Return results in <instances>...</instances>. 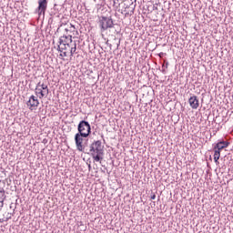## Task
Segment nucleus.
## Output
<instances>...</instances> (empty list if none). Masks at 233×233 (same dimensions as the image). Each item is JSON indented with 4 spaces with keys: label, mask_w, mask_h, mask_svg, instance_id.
Segmentation results:
<instances>
[{
    "label": "nucleus",
    "mask_w": 233,
    "mask_h": 233,
    "mask_svg": "<svg viewBox=\"0 0 233 233\" xmlns=\"http://www.w3.org/2000/svg\"><path fill=\"white\" fill-rule=\"evenodd\" d=\"M104 147L101 140H95L89 146H86L85 150L96 162L103 161Z\"/></svg>",
    "instance_id": "obj_1"
},
{
    "label": "nucleus",
    "mask_w": 233,
    "mask_h": 233,
    "mask_svg": "<svg viewBox=\"0 0 233 233\" xmlns=\"http://www.w3.org/2000/svg\"><path fill=\"white\" fill-rule=\"evenodd\" d=\"M86 137H88V136L86 134H83V133H76L75 135L76 147L79 152H85L86 147L83 146V141H85V139H86Z\"/></svg>",
    "instance_id": "obj_2"
},
{
    "label": "nucleus",
    "mask_w": 233,
    "mask_h": 233,
    "mask_svg": "<svg viewBox=\"0 0 233 233\" xmlns=\"http://www.w3.org/2000/svg\"><path fill=\"white\" fill-rule=\"evenodd\" d=\"M77 131L80 134H86L87 136H90V134H92L90 123H88L86 120L80 121L77 126Z\"/></svg>",
    "instance_id": "obj_3"
},
{
    "label": "nucleus",
    "mask_w": 233,
    "mask_h": 233,
    "mask_svg": "<svg viewBox=\"0 0 233 233\" xmlns=\"http://www.w3.org/2000/svg\"><path fill=\"white\" fill-rule=\"evenodd\" d=\"M99 23L102 30H108V28H114V20H112L111 17L103 16Z\"/></svg>",
    "instance_id": "obj_4"
},
{
    "label": "nucleus",
    "mask_w": 233,
    "mask_h": 233,
    "mask_svg": "<svg viewBox=\"0 0 233 233\" xmlns=\"http://www.w3.org/2000/svg\"><path fill=\"white\" fill-rule=\"evenodd\" d=\"M46 8H48V1L39 0L38 7L36 9V12H37L39 17H41V15H45V13L46 12Z\"/></svg>",
    "instance_id": "obj_5"
},
{
    "label": "nucleus",
    "mask_w": 233,
    "mask_h": 233,
    "mask_svg": "<svg viewBox=\"0 0 233 233\" xmlns=\"http://www.w3.org/2000/svg\"><path fill=\"white\" fill-rule=\"evenodd\" d=\"M188 103L193 110H198V108H199V99H198L197 96H191L188 99Z\"/></svg>",
    "instance_id": "obj_6"
},
{
    "label": "nucleus",
    "mask_w": 233,
    "mask_h": 233,
    "mask_svg": "<svg viewBox=\"0 0 233 233\" xmlns=\"http://www.w3.org/2000/svg\"><path fill=\"white\" fill-rule=\"evenodd\" d=\"M59 45L60 46L57 47L58 52H63L64 50H68V48H70V43L63 38H59Z\"/></svg>",
    "instance_id": "obj_7"
},
{
    "label": "nucleus",
    "mask_w": 233,
    "mask_h": 233,
    "mask_svg": "<svg viewBox=\"0 0 233 233\" xmlns=\"http://www.w3.org/2000/svg\"><path fill=\"white\" fill-rule=\"evenodd\" d=\"M230 145V142L228 141H219L216 144V146L213 147V150H218V152H221L223 148H227Z\"/></svg>",
    "instance_id": "obj_8"
},
{
    "label": "nucleus",
    "mask_w": 233,
    "mask_h": 233,
    "mask_svg": "<svg viewBox=\"0 0 233 233\" xmlns=\"http://www.w3.org/2000/svg\"><path fill=\"white\" fill-rule=\"evenodd\" d=\"M26 105L27 106H31V107L39 106V100L35 96H31Z\"/></svg>",
    "instance_id": "obj_9"
},
{
    "label": "nucleus",
    "mask_w": 233,
    "mask_h": 233,
    "mask_svg": "<svg viewBox=\"0 0 233 233\" xmlns=\"http://www.w3.org/2000/svg\"><path fill=\"white\" fill-rule=\"evenodd\" d=\"M134 10H136V5L131 4L129 6H127L126 9L124 10L125 17H128V15H133Z\"/></svg>",
    "instance_id": "obj_10"
},
{
    "label": "nucleus",
    "mask_w": 233,
    "mask_h": 233,
    "mask_svg": "<svg viewBox=\"0 0 233 233\" xmlns=\"http://www.w3.org/2000/svg\"><path fill=\"white\" fill-rule=\"evenodd\" d=\"M35 94H40V96L39 98L40 99H43V97H45V96H48V91H43V89L41 88V86H38V84L36 85V87H35Z\"/></svg>",
    "instance_id": "obj_11"
},
{
    "label": "nucleus",
    "mask_w": 233,
    "mask_h": 233,
    "mask_svg": "<svg viewBox=\"0 0 233 233\" xmlns=\"http://www.w3.org/2000/svg\"><path fill=\"white\" fill-rule=\"evenodd\" d=\"M5 199H6V195H5V189L0 190V210L5 207Z\"/></svg>",
    "instance_id": "obj_12"
},
{
    "label": "nucleus",
    "mask_w": 233,
    "mask_h": 233,
    "mask_svg": "<svg viewBox=\"0 0 233 233\" xmlns=\"http://www.w3.org/2000/svg\"><path fill=\"white\" fill-rule=\"evenodd\" d=\"M214 150H215L214 161L218 165V164H219V157H221V151H219L218 149H214Z\"/></svg>",
    "instance_id": "obj_13"
},
{
    "label": "nucleus",
    "mask_w": 233,
    "mask_h": 233,
    "mask_svg": "<svg viewBox=\"0 0 233 233\" xmlns=\"http://www.w3.org/2000/svg\"><path fill=\"white\" fill-rule=\"evenodd\" d=\"M38 86H40V88L43 90V92H48V86L45 85V84H41V82L38 83Z\"/></svg>",
    "instance_id": "obj_14"
},
{
    "label": "nucleus",
    "mask_w": 233,
    "mask_h": 233,
    "mask_svg": "<svg viewBox=\"0 0 233 233\" xmlns=\"http://www.w3.org/2000/svg\"><path fill=\"white\" fill-rule=\"evenodd\" d=\"M60 39H63L64 41H67L68 43H72V35L67 36H62Z\"/></svg>",
    "instance_id": "obj_15"
},
{
    "label": "nucleus",
    "mask_w": 233,
    "mask_h": 233,
    "mask_svg": "<svg viewBox=\"0 0 233 233\" xmlns=\"http://www.w3.org/2000/svg\"><path fill=\"white\" fill-rule=\"evenodd\" d=\"M77 50V46L76 45V43L74 44V46L71 47L70 49V56H74V54H76V51Z\"/></svg>",
    "instance_id": "obj_16"
},
{
    "label": "nucleus",
    "mask_w": 233,
    "mask_h": 233,
    "mask_svg": "<svg viewBox=\"0 0 233 233\" xmlns=\"http://www.w3.org/2000/svg\"><path fill=\"white\" fill-rule=\"evenodd\" d=\"M67 56H68V54L66 53V51L62 52V53L60 54V57H66Z\"/></svg>",
    "instance_id": "obj_17"
},
{
    "label": "nucleus",
    "mask_w": 233,
    "mask_h": 233,
    "mask_svg": "<svg viewBox=\"0 0 233 233\" xmlns=\"http://www.w3.org/2000/svg\"><path fill=\"white\" fill-rule=\"evenodd\" d=\"M151 199H156V194H153V195L151 196Z\"/></svg>",
    "instance_id": "obj_18"
},
{
    "label": "nucleus",
    "mask_w": 233,
    "mask_h": 233,
    "mask_svg": "<svg viewBox=\"0 0 233 233\" xmlns=\"http://www.w3.org/2000/svg\"><path fill=\"white\" fill-rule=\"evenodd\" d=\"M159 57H163V56H165V54L164 53H159Z\"/></svg>",
    "instance_id": "obj_19"
},
{
    "label": "nucleus",
    "mask_w": 233,
    "mask_h": 233,
    "mask_svg": "<svg viewBox=\"0 0 233 233\" xmlns=\"http://www.w3.org/2000/svg\"><path fill=\"white\" fill-rule=\"evenodd\" d=\"M12 218V217H7L6 218H5V221H8V219H11Z\"/></svg>",
    "instance_id": "obj_20"
},
{
    "label": "nucleus",
    "mask_w": 233,
    "mask_h": 233,
    "mask_svg": "<svg viewBox=\"0 0 233 233\" xmlns=\"http://www.w3.org/2000/svg\"><path fill=\"white\" fill-rule=\"evenodd\" d=\"M5 218H0V223H4Z\"/></svg>",
    "instance_id": "obj_21"
},
{
    "label": "nucleus",
    "mask_w": 233,
    "mask_h": 233,
    "mask_svg": "<svg viewBox=\"0 0 233 233\" xmlns=\"http://www.w3.org/2000/svg\"><path fill=\"white\" fill-rule=\"evenodd\" d=\"M88 169L91 170L92 169V166L89 164L88 165Z\"/></svg>",
    "instance_id": "obj_22"
}]
</instances>
